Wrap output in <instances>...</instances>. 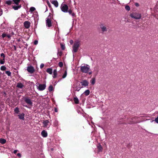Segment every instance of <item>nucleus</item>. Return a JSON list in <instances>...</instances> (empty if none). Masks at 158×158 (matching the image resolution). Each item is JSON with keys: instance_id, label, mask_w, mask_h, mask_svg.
<instances>
[{"instance_id": "nucleus-1", "label": "nucleus", "mask_w": 158, "mask_h": 158, "mask_svg": "<svg viewBox=\"0 0 158 158\" xmlns=\"http://www.w3.org/2000/svg\"><path fill=\"white\" fill-rule=\"evenodd\" d=\"M81 71L85 73H88L89 75L91 74L92 72L90 70V66L86 64H82L80 67Z\"/></svg>"}, {"instance_id": "nucleus-2", "label": "nucleus", "mask_w": 158, "mask_h": 158, "mask_svg": "<svg viewBox=\"0 0 158 158\" xmlns=\"http://www.w3.org/2000/svg\"><path fill=\"white\" fill-rule=\"evenodd\" d=\"M35 85L37 89L40 91L44 90L46 87V83L43 84H40L37 82L36 83Z\"/></svg>"}, {"instance_id": "nucleus-3", "label": "nucleus", "mask_w": 158, "mask_h": 158, "mask_svg": "<svg viewBox=\"0 0 158 158\" xmlns=\"http://www.w3.org/2000/svg\"><path fill=\"white\" fill-rule=\"evenodd\" d=\"M130 16L131 18L136 19H139L141 18V14L136 12H134L131 14Z\"/></svg>"}, {"instance_id": "nucleus-4", "label": "nucleus", "mask_w": 158, "mask_h": 158, "mask_svg": "<svg viewBox=\"0 0 158 158\" xmlns=\"http://www.w3.org/2000/svg\"><path fill=\"white\" fill-rule=\"evenodd\" d=\"M60 8L61 11L63 12H68L69 7L67 5L63 3L61 4Z\"/></svg>"}, {"instance_id": "nucleus-5", "label": "nucleus", "mask_w": 158, "mask_h": 158, "mask_svg": "<svg viewBox=\"0 0 158 158\" xmlns=\"http://www.w3.org/2000/svg\"><path fill=\"white\" fill-rule=\"evenodd\" d=\"M80 45L79 42H77L74 43L73 47V52H77Z\"/></svg>"}, {"instance_id": "nucleus-6", "label": "nucleus", "mask_w": 158, "mask_h": 158, "mask_svg": "<svg viewBox=\"0 0 158 158\" xmlns=\"http://www.w3.org/2000/svg\"><path fill=\"white\" fill-rule=\"evenodd\" d=\"M24 101L28 105L30 106H32L33 103L30 98L25 97L23 98Z\"/></svg>"}, {"instance_id": "nucleus-7", "label": "nucleus", "mask_w": 158, "mask_h": 158, "mask_svg": "<svg viewBox=\"0 0 158 158\" xmlns=\"http://www.w3.org/2000/svg\"><path fill=\"white\" fill-rule=\"evenodd\" d=\"M49 122L48 120H43V127L46 128H48L49 127Z\"/></svg>"}, {"instance_id": "nucleus-8", "label": "nucleus", "mask_w": 158, "mask_h": 158, "mask_svg": "<svg viewBox=\"0 0 158 158\" xmlns=\"http://www.w3.org/2000/svg\"><path fill=\"white\" fill-rule=\"evenodd\" d=\"M27 70L29 73L32 74L34 72L35 70L33 66H30L27 67Z\"/></svg>"}, {"instance_id": "nucleus-9", "label": "nucleus", "mask_w": 158, "mask_h": 158, "mask_svg": "<svg viewBox=\"0 0 158 158\" xmlns=\"http://www.w3.org/2000/svg\"><path fill=\"white\" fill-rule=\"evenodd\" d=\"M46 26L49 27L52 26V22L51 20L49 18V16L46 19Z\"/></svg>"}, {"instance_id": "nucleus-10", "label": "nucleus", "mask_w": 158, "mask_h": 158, "mask_svg": "<svg viewBox=\"0 0 158 158\" xmlns=\"http://www.w3.org/2000/svg\"><path fill=\"white\" fill-rule=\"evenodd\" d=\"M100 27L102 31L103 32H106L107 30L106 26L103 24H101L100 25Z\"/></svg>"}, {"instance_id": "nucleus-11", "label": "nucleus", "mask_w": 158, "mask_h": 158, "mask_svg": "<svg viewBox=\"0 0 158 158\" xmlns=\"http://www.w3.org/2000/svg\"><path fill=\"white\" fill-rule=\"evenodd\" d=\"M81 84L82 85L84 86V87L88 86L89 84L88 81L86 80L82 81L81 82Z\"/></svg>"}, {"instance_id": "nucleus-12", "label": "nucleus", "mask_w": 158, "mask_h": 158, "mask_svg": "<svg viewBox=\"0 0 158 158\" xmlns=\"http://www.w3.org/2000/svg\"><path fill=\"white\" fill-rule=\"evenodd\" d=\"M24 25L25 27L26 28H28L30 26V22L26 21L24 22Z\"/></svg>"}, {"instance_id": "nucleus-13", "label": "nucleus", "mask_w": 158, "mask_h": 158, "mask_svg": "<svg viewBox=\"0 0 158 158\" xmlns=\"http://www.w3.org/2000/svg\"><path fill=\"white\" fill-rule=\"evenodd\" d=\"M41 134L43 137H46L48 135V133L46 131L44 130L41 132Z\"/></svg>"}, {"instance_id": "nucleus-14", "label": "nucleus", "mask_w": 158, "mask_h": 158, "mask_svg": "<svg viewBox=\"0 0 158 158\" xmlns=\"http://www.w3.org/2000/svg\"><path fill=\"white\" fill-rule=\"evenodd\" d=\"M51 3L53 4L56 7L58 6V3L56 0H52L51 1Z\"/></svg>"}, {"instance_id": "nucleus-15", "label": "nucleus", "mask_w": 158, "mask_h": 158, "mask_svg": "<svg viewBox=\"0 0 158 158\" xmlns=\"http://www.w3.org/2000/svg\"><path fill=\"white\" fill-rule=\"evenodd\" d=\"M24 114L23 113H22L21 114H20L18 115L19 118L22 119L23 120H24Z\"/></svg>"}, {"instance_id": "nucleus-16", "label": "nucleus", "mask_w": 158, "mask_h": 158, "mask_svg": "<svg viewBox=\"0 0 158 158\" xmlns=\"http://www.w3.org/2000/svg\"><path fill=\"white\" fill-rule=\"evenodd\" d=\"M17 87L20 89H22L24 87V85L21 83H18L17 84Z\"/></svg>"}, {"instance_id": "nucleus-17", "label": "nucleus", "mask_w": 158, "mask_h": 158, "mask_svg": "<svg viewBox=\"0 0 158 158\" xmlns=\"http://www.w3.org/2000/svg\"><path fill=\"white\" fill-rule=\"evenodd\" d=\"M14 33L11 32V33L9 34H6V37L9 39H10L11 37L14 35Z\"/></svg>"}, {"instance_id": "nucleus-18", "label": "nucleus", "mask_w": 158, "mask_h": 158, "mask_svg": "<svg viewBox=\"0 0 158 158\" xmlns=\"http://www.w3.org/2000/svg\"><path fill=\"white\" fill-rule=\"evenodd\" d=\"M21 7V6H12L13 8L15 10H18Z\"/></svg>"}, {"instance_id": "nucleus-19", "label": "nucleus", "mask_w": 158, "mask_h": 158, "mask_svg": "<svg viewBox=\"0 0 158 158\" xmlns=\"http://www.w3.org/2000/svg\"><path fill=\"white\" fill-rule=\"evenodd\" d=\"M52 69L51 68H48L47 69L46 72L50 74L52 73Z\"/></svg>"}, {"instance_id": "nucleus-20", "label": "nucleus", "mask_w": 158, "mask_h": 158, "mask_svg": "<svg viewBox=\"0 0 158 158\" xmlns=\"http://www.w3.org/2000/svg\"><path fill=\"white\" fill-rule=\"evenodd\" d=\"M74 101L76 104H77L79 103V99L77 97H74L73 99Z\"/></svg>"}, {"instance_id": "nucleus-21", "label": "nucleus", "mask_w": 158, "mask_h": 158, "mask_svg": "<svg viewBox=\"0 0 158 158\" xmlns=\"http://www.w3.org/2000/svg\"><path fill=\"white\" fill-rule=\"evenodd\" d=\"M57 75V71L56 69H54L53 71V78H55L56 77V76Z\"/></svg>"}, {"instance_id": "nucleus-22", "label": "nucleus", "mask_w": 158, "mask_h": 158, "mask_svg": "<svg viewBox=\"0 0 158 158\" xmlns=\"http://www.w3.org/2000/svg\"><path fill=\"white\" fill-rule=\"evenodd\" d=\"M97 148L99 152H102V148L100 144L98 145L97 146Z\"/></svg>"}, {"instance_id": "nucleus-23", "label": "nucleus", "mask_w": 158, "mask_h": 158, "mask_svg": "<svg viewBox=\"0 0 158 158\" xmlns=\"http://www.w3.org/2000/svg\"><path fill=\"white\" fill-rule=\"evenodd\" d=\"M14 111L16 114H18L19 112V109L18 107H16L14 110Z\"/></svg>"}, {"instance_id": "nucleus-24", "label": "nucleus", "mask_w": 158, "mask_h": 158, "mask_svg": "<svg viewBox=\"0 0 158 158\" xmlns=\"http://www.w3.org/2000/svg\"><path fill=\"white\" fill-rule=\"evenodd\" d=\"M90 82L92 85H94L95 83V78H92L90 80Z\"/></svg>"}, {"instance_id": "nucleus-25", "label": "nucleus", "mask_w": 158, "mask_h": 158, "mask_svg": "<svg viewBox=\"0 0 158 158\" xmlns=\"http://www.w3.org/2000/svg\"><path fill=\"white\" fill-rule=\"evenodd\" d=\"M84 94L86 96H88L90 94V91L89 90L87 89L84 92Z\"/></svg>"}, {"instance_id": "nucleus-26", "label": "nucleus", "mask_w": 158, "mask_h": 158, "mask_svg": "<svg viewBox=\"0 0 158 158\" xmlns=\"http://www.w3.org/2000/svg\"><path fill=\"white\" fill-rule=\"evenodd\" d=\"M6 142V140L3 139H0V143L2 144H4Z\"/></svg>"}, {"instance_id": "nucleus-27", "label": "nucleus", "mask_w": 158, "mask_h": 158, "mask_svg": "<svg viewBox=\"0 0 158 158\" xmlns=\"http://www.w3.org/2000/svg\"><path fill=\"white\" fill-rule=\"evenodd\" d=\"M67 70H66L64 71V74H63V75L62 76V78H65L67 76Z\"/></svg>"}, {"instance_id": "nucleus-28", "label": "nucleus", "mask_w": 158, "mask_h": 158, "mask_svg": "<svg viewBox=\"0 0 158 158\" xmlns=\"http://www.w3.org/2000/svg\"><path fill=\"white\" fill-rule=\"evenodd\" d=\"M80 89L81 88L80 87L77 86L74 88V89L75 91H79Z\"/></svg>"}, {"instance_id": "nucleus-29", "label": "nucleus", "mask_w": 158, "mask_h": 158, "mask_svg": "<svg viewBox=\"0 0 158 158\" xmlns=\"http://www.w3.org/2000/svg\"><path fill=\"white\" fill-rule=\"evenodd\" d=\"M20 0H13V1L15 4L17 5H18Z\"/></svg>"}, {"instance_id": "nucleus-30", "label": "nucleus", "mask_w": 158, "mask_h": 158, "mask_svg": "<svg viewBox=\"0 0 158 158\" xmlns=\"http://www.w3.org/2000/svg\"><path fill=\"white\" fill-rule=\"evenodd\" d=\"M53 89V87L52 85H50L48 87V90L50 92L52 91Z\"/></svg>"}, {"instance_id": "nucleus-31", "label": "nucleus", "mask_w": 158, "mask_h": 158, "mask_svg": "<svg viewBox=\"0 0 158 158\" xmlns=\"http://www.w3.org/2000/svg\"><path fill=\"white\" fill-rule=\"evenodd\" d=\"M5 62V59L3 58L2 60H0V64H3Z\"/></svg>"}, {"instance_id": "nucleus-32", "label": "nucleus", "mask_w": 158, "mask_h": 158, "mask_svg": "<svg viewBox=\"0 0 158 158\" xmlns=\"http://www.w3.org/2000/svg\"><path fill=\"white\" fill-rule=\"evenodd\" d=\"M6 69V67L4 66H2L0 68V69L2 71H4Z\"/></svg>"}, {"instance_id": "nucleus-33", "label": "nucleus", "mask_w": 158, "mask_h": 158, "mask_svg": "<svg viewBox=\"0 0 158 158\" xmlns=\"http://www.w3.org/2000/svg\"><path fill=\"white\" fill-rule=\"evenodd\" d=\"M6 73L8 76H10L11 75V73L9 71H7L5 72Z\"/></svg>"}, {"instance_id": "nucleus-34", "label": "nucleus", "mask_w": 158, "mask_h": 158, "mask_svg": "<svg viewBox=\"0 0 158 158\" xmlns=\"http://www.w3.org/2000/svg\"><path fill=\"white\" fill-rule=\"evenodd\" d=\"M35 8L34 7H31L30 8V11L31 12H33L35 11Z\"/></svg>"}, {"instance_id": "nucleus-35", "label": "nucleus", "mask_w": 158, "mask_h": 158, "mask_svg": "<svg viewBox=\"0 0 158 158\" xmlns=\"http://www.w3.org/2000/svg\"><path fill=\"white\" fill-rule=\"evenodd\" d=\"M11 1L10 0H8L5 3L8 5H10L11 4Z\"/></svg>"}, {"instance_id": "nucleus-36", "label": "nucleus", "mask_w": 158, "mask_h": 158, "mask_svg": "<svg viewBox=\"0 0 158 158\" xmlns=\"http://www.w3.org/2000/svg\"><path fill=\"white\" fill-rule=\"evenodd\" d=\"M125 9L127 11H129L130 10V7L129 6L127 5L125 6Z\"/></svg>"}, {"instance_id": "nucleus-37", "label": "nucleus", "mask_w": 158, "mask_h": 158, "mask_svg": "<svg viewBox=\"0 0 158 158\" xmlns=\"http://www.w3.org/2000/svg\"><path fill=\"white\" fill-rule=\"evenodd\" d=\"M58 65L60 67H62L63 66V63L61 62H60L59 63Z\"/></svg>"}, {"instance_id": "nucleus-38", "label": "nucleus", "mask_w": 158, "mask_h": 158, "mask_svg": "<svg viewBox=\"0 0 158 158\" xmlns=\"http://www.w3.org/2000/svg\"><path fill=\"white\" fill-rule=\"evenodd\" d=\"M2 38H4L6 36V34L5 33H3L2 35Z\"/></svg>"}, {"instance_id": "nucleus-39", "label": "nucleus", "mask_w": 158, "mask_h": 158, "mask_svg": "<svg viewBox=\"0 0 158 158\" xmlns=\"http://www.w3.org/2000/svg\"><path fill=\"white\" fill-rule=\"evenodd\" d=\"M58 124V121H56L54 123V126H57Z\"/></svg>"}, {"instance_id": "nucleus-40", "label": "nucleus", "mask_w": 158, "mask_h": 158, "mask_svg": "<svg viewBox=\"0 0 158 158\" xmlns=\"http://www.w3.org/2000/svg\"><path fill=\"white\" fill-rule=\"evenodd\" d=\"M62 55V52H58L57 53L58 56H61Z\"/></svg>"}, {"instance_id": "nucleus-41", "label": "nucleus", "mask_w": 158, "mask_h": 158, "mask_svg": "<svg viewBox=\"0 0 158 158\" xmlns=\"http://www.w3.org/2000/svg\"><path fill=\"white\" fill-rule=\"evenodd\" d=\"M0 56L1 57H2L3 58L5 59V54L3 53H2L1 54Z\"/></svg>"}, {"instance_id": "nucleus-42", "label": "nucleus", "mask_w": 158, "mask_h": 158, "mask_svg": "<svg viewBox=\"0 0 158 158\" xmlns=\"http://www.w3.org/2000/svg\"><path fill=\"white\" fill-rule=\"evenodd\" d=\"M44 66V65L43 64H41L40 66V69H42L43 68Z\"/></svg>"}, {"instance_id": "nucleus-43", "label": "nucleus", "mask_w": 158, "mask_h": 158, "mask_svg": "<svg viewBox=\"0 0 158 158\" xmlns=\"http://www.w3.org/2000/svg\"><path fill=\"white\" fill-rule=\"evenodd\" d=\"M68 12L69 13L70 15H71L72 14V13H73L72 10H68Z\"/></svg>"}, {"instance_id": "nucleus-44", "label": "nucleus", "mask_w": 158, "mask_h": 158, "mask_svg": "<svg viewBox=\"0 0 158 158\" xmlns=\"http://www.w3.org/2000/svg\"><path fill=\"white\" fill-rule=\"evenodd\" d=\"M155 121L157 123H158V116L155 118Z\"/></svg>"}, {"instance_id": "nucleus-45", "label": "nucleus", "mask_w": 158, "mask_h": 158, "mask_svg": "<svg viewBox=\"0 0 158 158\" xmlns=\"http://www.w3.org/2000/svg\"><path fill=\"white\" fill-rule=\"evenodd\" d=\"M38 43V41L37 40H35L34 42V44L35 45H36Z\"/></svg>"}, {"instance_id": "nucleus-46", "label": "nucleus", "mask_w": 158, "mask_h": 158, "mask_svg": "<svg viewBox=\"0 0 158 158\" xmlns=\"http://www.w3.org/2000/svg\"><path fill=\"white\" fill-rule=\"evenodd\" d=\"M61 48L62 50H64L65 48L64 46L62 44H61Z\"/></svg>"}, {"instance_id": "nucleus-47", "label": "nucleus", "mask_w": 158, "mask_h": 158, "mask_svg": "<svg viewBox=\"0 0 158 158\" xmlns=\"http://www.w3.org/2000/svg\"><path fill=\"white\" fill-rule=\"evenodd\" d=\"M135 5L136 6H139V4L138 3H135Z\"/></svg>"}, {"instance_id": "nucleus-48", "label": "nucleus", "mask_w": 158, "mask_h": 158, "mask_svg": "<svg viewBox=\"0 0 158 158\" xmlns=\"http://www.w3.org/2000/svg\"><path fill=\"white\" fill-rule=\"evenodd\" d=\"M2 14V10L1 9L0 10V16H1Z\"/></svg>"}, {"instance_id": "nucleus-49", "label": "nucleus", "mask_w": 158, "mask_h": 158, "mask_svg": "<svg viewBox=\"0 0 158 158\" xmlns=\"http://www.w3.org/2000/svg\"><path fill=\"white\" fill-rule=\"evenodd\" d=\"M18 151V150H15L14 152H13V153H14V154H16V152Z\"/></svg>"}, {"instance_id": "nucleus-50", "label": "nucleus", "mask_w": 158, "mask_h": 158, "mask_svg": "<svg viewBox=\"0 0 158 158\" xmlns=\"http://www.w3.org/2000/svg\"><path fill=\"white\" fill-rule=\"evenodd\" d=\"M17 155L19 156V157H21V155L20 153H18Z\"/></svg>"}, {"instance_id": "nucleus-51", "label": "nucleus", "mask_w": 158, "mask_h": 158, "mask_svg": "<svg viewBox=\"0 0 158 158\" xmlns=\"http://www.w3.org/2000/svg\"><path fill=\"white\" fill-rule=\"evenodd\" d=\"M71 15L73 17L75 16V14L74 13H72Z\"/></svg>"}, {"instance_id": "nucleus-52", "label": "nucleus", "mask_w": 158, "mask_h": 158, "mask_svg": "<svg viewBox=\"0 0 158 158\" xmlns=\"http://www.w3.org/2000/svg\"><path fill=\"white\" fill-rule=\"evenodd\" d=\"M55 112H58V110L57 108H55Z\"/></svg>"}, {"instance_id": "nucleus-53", "label": "nucleus", "mask_w": 158, "mask_h": 158, "mask_svg": "<svg viewBox=\"0 0 158 158\" xmlns=\"http://www.w3.org/2000/svg\"><path fill=\"white\" fill-rule=\"evenodd\" d=\"M70 43L71 44H72L73 43V41L72 40H71L70 41Z\"/></svg>"}, {"instance_id": "nucleus-54", "label": "nucleus", "mask_w": 158, "mask_h": 158, "mask_svg": "<svg viewBox=\"0 0 158 158\" xmlns=\"http://www.w3.org/2000/svg\"><path fill=\"white\" fill-rule=\"evenodd\" d=\"M23 106H24V107H27V108H29V107H28V106L27 105H25L24 104H23Z\"/></svg>"}, {"instance_id": "nucleus-55", "label": "nucleus", "mask_w": 158, "mask_h": 158, "mask_svg": "<svg viewBox=\"0 0 158 158\" xmlns=\"http://www.w3.org/2000/svg\"><path fill=\"white\" fill-rule=\"evenodd\" d=\"M156 15H158V13H157L156 12Z\"/></svg>"}, {"instance_id": "nucleus-56", "label": "nucleus", "mask_w": 158, "mask_h": 158, "mask_svg": "<svg viewBox=\"0 0 158 158\" xmlns=\"http://www.w3.org/2000/svg\"><path fill=\"white\" fill-rule=\"evenodd\" d=\"M2 110V109L0 108V111Z\"/></svg>"}, {"instance_id": "nucleus-57", "label": "nucleus", "mask_w": 158, "mask_h": 158, "mask_svg": "<svg viewBox=\"0 0 158 158\" xmlns=\"http://www.w3.org/2000/svg\"><path fill=\"white\" fill-rule=\"evenodd\" d=\"M14 47L15 48H15H16V47H15V46H14Z\"/></svg>"}, {"instance_id": "nucleus-58", "label": "nucleus", "mask_w": 158, "mask_h": 158, "mask_svg": "<svg viewBox=\"0 0 158 158\" xmlns=\"http://www.w3.org/2000/svg\"><path fill=\"white\" fill-rule=\"evenodd\" d=\"M153 121V120H152V121H151V122H152Z\"/></svg>"}, {"instance_id": "nucleus-59", "label": "nucleus", "mask_w": 158, "mask_h": 158, "mask_svg": "<svg viewBox=\"0 0 158 158\" xmlns=\"http://www.w3.org/2000/svg\"><path fill=\"white\" fill-rule=\"evenodd\" d=\"M52 149V150H53V148H52V149Z\"/></svg>"}]
</instances>
